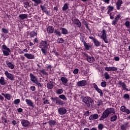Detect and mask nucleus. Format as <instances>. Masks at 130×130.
I'll list each match as a JSON object with an SVG mask.
<instances>
[{
  "label": "nucleus",
  "instance_id": "obj_2",
  "mask_svg": "<svg viewBox=\"0 0 130 130\" xmlns=\"http://www.w3.org/2000/svg\"><path fill=\"white\" fill-rule=\"evenodd\" d=\"M81 99L82 100V102L85 103V104L88 107L93 106V100L90 96H81Z\"/></svg>",
  "mask_w": 130,
  "mask_h": 130
},
{
  "label": "nucleus",
  "instance_id": "obj_58",
  "mask_svg": "<svg viewBox=\"0 0 130 130\" xmlns=\"http://www.w3.org/2000/svg\"><path fill=\"white\" fill-rule=\"evenodd\" d=\"M30 90H31L32 91H35L36 90L35 86L32 85L30 86Z\"/></svg>",
  "mask_w": 130,
  "mask_h": 130
},
{
  "label": "nucleus",
  "instance_id": "obj_35",
  "mask_svg": "<svg viewBox=\"0 0 130 130\" xmlns=\"http://www.w3.org/2000/svg\"><path fill=\"white\" fill-rule=\"evenodd\" d=\"M48 48H41V50H42V53L44 55H46L47 53Z\"/></svg>",
  "mask_w": 130,
  "mask_h": 130
},
{
  "label": "nucleus",
  "instance_id": "obj_25",
  "mask_svg": "<svg viewBox=\"0 0 130 130\" xmlns=\"http://www.w3.org/2000/svg\"><path fill=\"white\" fill-rule=\"evenodd\" d=\"M122 4H123V1L122 0H118L116 3V9L117 10H120V7Z\"/></svg>",
  "mask_w": 130,
  "mask_h": 130
},
{
  "label": "nucleus",
  "instance_id": "obj_10",
  "mask_svg": "<svg viewBox=\"0 0 130 130\" xmlns=\"http://www.w3.org/2000/svg\"><path fill=\"white\" fill-rule=\"evenodd\" d=\"M108 8V11H107V14H109L110 18L111 20L114 19V16H112V13H110L111 12L113 11L114 9V7L113 6H111L110 5L108 6L107 7Z\"/></svg>",
  "mask_w": 130,
  "mask_h": 130
},
{
  "label": "nucleus",
  "instance_id": "obj_41",
  "mask_svg": "<svg viewBox=\"0 0 130 130\" xmlns=\"http://www.w3.org/2000/svg\"><path fill=\"white\" fill-rule=\"evenodd\" d=\"M68 9H69L68 4L66 3V4H64V5H63V6L62 8V11H66Z\"/></svg>",
  "mask_w": 130,
  "mask_h": 130
},
{
  "label": "nucleus",
  "instance_id": "obj_18",
  "mask_svg": "<svg viewBox=\"0 0 130 130\" xmlns=\"http://www.w3.org/2000/svg\"><path fill=\"white\" fill-rule=\"evenodd\" d=\"M99 114H97V113H94V114H93L92 115H91L88 119L90 121H93V120H96L99 118Z\"/></svg>",
  "mask_w": 130,
  "mask_h": 130
},
{
  "label": "nucleus",
  "instance_id": "obj_64",
  "mask_svg": "<svg viewBox=\"0 0 130 130\" xmlns=\"http://www.w3.org/2000/svg\"><path fill=\"white\" fill-rule=\"evenodd\" d=\"M18 112L19 113H22L23 112V109L21 108H18Z\"/></svg>",
  "mask_w": 130,
  "mask_h": 130
},
{
  "label": "nucleus",
  "instance_id": "obj_51",
  "mask_svg": "<svg viewBox=\"0 0 130 130\" xmlns=\"http://www.w3.org/2000/svg\"><path fill=\"white\" fill-rule=\"evenodd\" d=\"M124 25H125V26L126 27H129V26H130V22L128 21H126L125 22Z\"/></svg>",
  "mask_w": 130,
  "mask_h": 130
},
{
  "label": "nucleus",
  "instance_id": "obj_53",
  "mask_svg": "<svg viewBox=\"0 0 130 130\" xmlns=\"http://www.w3.org/2000/svg\"><path fill=\"white\" fill-rule=\"evenodd\" d=\"M78 72H79V69H75L73 71V74L74 75H77L78 74Z\"/></svg>",
  "mask_w": 130,
  "mask_h": 130
},
{
  "label": "nucleus",
  "instance_id": "obj_32",
  "mask_svg": "<svg viewBox=\"0 0 130 130\" xmlns=\"http://www.w3.org/2000/svg\"><path fill=\"white\" fill-rule=\"evenodd\" d=\"M7 84L6 80L5 79V78L4 77H1L0 79V84L2 85H5Z\"/></svg>",
  "mask_w": 130,
  "mask_h": 130
},
{
  "label": "nucleus",
  "instance_id": "obj_52",
  "mask_svg": "<svg viewBox=\"0 0 130 130\" xmlns=\"http://www.w3.org/2000/svg\"><path fill=\"white\" fill-rule=\"evenodd\" d=\"M40 7H41V9L42 10V11L44 12L46 11V8L44 6L41 5Z\"/></svg>",
  "mask_w": 130,
  "mask_h": 130
},
{
  "label": "nucleus",
  "instance_id": "obj_6",
  "mask_svg": "<svg viewBox=\"0 0 130 130\" xmlns=\"http://www.w3.org/2000/svg\"><path fill=\"white\" fill-rule=\"evenodd\" d=\"M71 21H72L73 24L75 25L77 27L80 28L81 27L82 23L79 19L75 17H72L71 18Z\"/></svg>",
  "mask_w": 130,
  "mask_h": 130
},
{
  "label": "nucleus",
  "instance_id": "obj_45",
  "mask_svg": "<svg viewBox=\"0 0 130 130\" xmlns=\"http://www.w3.org/2000/svg\"><path fill=\"white\" fill-rule=\"evenodd\" d=\"M93 43L94 44V45L96 47H99L100 46V42L98 40H94Z\"/></svg>",
  "mask_w": 130,
  "mask_h": 130
},
{
  "label": "nucleus",
  "instance_id": "obj_7",
  "mask_svg": "<svg viewBox=\"0 0 130 130\" xmlns=\"http://www.w3.org/2000/svg\"><path fill=\"white\" fill-rule=\"evenodd\" d=\"M83 55L84 57L86 59V60L89 63H92L95 61V58L94 57L90 56L86 53H83Z\"/></svg>",
  "mask_w": 130,
  "mask_h": 130
},
{
  "label": "nucleus",
  "instance_id": "obj_48",
  "mask_svg": "<svg viewBox=\"0 0 130 130\" xmlns=\"http://www.w3.org/2000/svg\"><path fill=\"white\" fill-rule=\"evenodd\" d=\"M20 103V100L19 99H15L14 101V104L16 105H18Z\"/></svg>",
  "mask_w": 130,
  "mask_h": 130
},
{
  "label": "nucleus",
  "instance_id": "obj_22",
  "mask_svg": "<svg viewBox=\"0 0 130 130\" xmlns=\"http://www.w3.org/2000/svg\"><path fill=\"white\" fill-rule=\"evenodd\" d=\"M60 81L61 82V83L64 86H68V79L65 77H60Z\"/></svg>",
  "mask_w": 130,
  "mask_h": 130
},
{
  "label": "nucleus",
  "instance_id": "obj_59",
  "mask_svg": "<svg viewBox=\"0 0 130 130\" xmlns=\"http://www.w3.org/2000/svg\"><path fill=\"white\" fill-rule=\"evenodd\" d=\"M89 114H90L89 111H86L84 113V116H88L89 115Z\"/></svg>",
  "mask_w": 130,
  "mask_h": 130
},
{
  "label": "nucleus",
  "instance_id": "obj_37",
  "mask_svg": "<svg viewBox=\"0 0 130 130\" xmlns=\"http://www.w3.org/2000/svg\"><path fill=\"white\" fill-rule=\"evenodd\" d=\"M83 43V45L85 48V49L87 50H89V49H90V46L89 45H88L87 43H86V42L85 41V40H83L82 41Z\"/></svg>",
  "mask_w": 130,
  "mask_h": 130
},
{
  "label": "nucleus",
  "instance_id": "obj_28",
  "mask_svg": "<svg viewBox=\"0 0 130 130\" xmlns=\"http://www.w3.org/2000/svg\"><path fill=\"white\" fill-rule=\"evenodd\" d=\"M60 30H61V33L62 35H66L68 34V33H69L68 30L66 28L61 27L60 28Z\"/></svg>",
  "mask_w": 130,
  "mask_h": 130
},
{
  "label": "nucleus",
  "instance_id": "obj_50",
  "mask_svg": "<svg viewBox=\"0 0 130 130\" xmlns=\"http://www.w3.org/2000/svg\"><path fill=\"white\" fill-rule=\"evenodd\" d=\"M101 86L102 87H106L107 86V82L106 81H103L101 83Z\"/></svg>",
  "mask_w": 130,
  "mask_h": 130
},
{
  "label": "nucleus",
  "instance_id": "obj_38",
  "mask_svg": "<svg viewBox=\"0 0 130 130\" xmlns=\"http://www.w3.org/2000/svg\"><path fill=\"white\" fill-rule=\"evenodd\" d=\"M39 71L44 75H48V73L46 71V70L45 69L40 70H39Z\"/></svg>",
  "mask_w": 130,
  "mask_h": 130
},
{
  "label": "nucleus",
  "instance_id": "obj_12",
  "mask_svg": "<svg viewBox=\"0 0 130 130\" xmlns=\"http://www.w3.org/2000/svg\"><path fill=\"white\" fill-rule=\"evenodd\" d=\"M48 123H49V125H50V126L51 127H53L55 126H58L59 124L58 122L54 119L49 120V121H48Z\"/></svg>",
  "mask_w": 130,
  "mask_h": 130
},
{
  "label": "nucleus",
  "instance_id": "obj_62",
  "mask_svg": "<svg viewBox=\"0 0 130 130\" xmlns=\"http://www.w3.org/2000/svg\"><path fill=\"white\" fill-rule=\"evenodd\" d=\"M110 1V0H103V2H104L106 4H109Z\"/></svg>",
  "mask_w": 130,
  "mask_h": 130
},
{
  "label": "nucleus",
  "instance_id": "obj_9",
  "mask_svg": "<svg viewBox=\"0 0 130 130\" xmlns=\"http://www.w3.org/2000/svg\"><path fill=\"white\" fill-rule=\"evenodd\" d=\"M3 49V52L5 56H8L9 55V53L11 52V50L9 48H8L6 45H3L2 46Z\"/></svg>",
  "mask_w": 130,
  "mask_h": 130
},
{
  "label": "nucleus",
  "instance_id": "obj_34",
  "mask_svg": "<svg viewBox=\"0 0 130 130\" xmlns=\"http://www.w3.org/2000/svg\"><path fill=\"white\" fill-rule=\"evenodd\" d=\"M47 87L48 89H52L54 87L53 82L52 81L48 82Z\"/></svg>",
  "mask_w": 130,
  "mask_h": 130
},
{
  "label": "nucleus",
  "instance_id": "obj_54",
  "mask_svg": "<svg viewBox=\"0 0 130 130\" xmlns=\"http://www.w3.org/2000/svg\"><path fill=\"white\" fill-rule=\"evenodd\" d=\"M3 32L5 34H8L9 33V31L6 28H2Z\"/></svg>",
  "mask_w": 130,
  "mask_h": 130
},
{
  "label": "nucleus",
  "instance_id": "obj_14",
  "mask_svg": "<svg viewBox=\"0 0 130 130\" xmlns=\"http://www.w3.org/2000/svg\"><path fill=\"white\" fill-rule=\"evenodd\" d=\"M48 44L47 42V41H42L40 43V48H48Z\"/></svg>",
  "mask_w": 130,
  "mask_h": 130
},
{
  "label": "nucleus",
  "instance_id": "obj_61",
  "mask_svg": "<svg viewBox=\"0 0 130 130\" xmlns=\"http://www.w3.org/2000/svg\"><path fill=\"white\" fill-rule=\"evenodd\" d=\"M12 124L15 126L16 124H17V122H16V121L14 119H13L12 121Z\"/></svg>",
  "mask_w": 130,
  "mask_h": 130
},
{
  "label": "nucleus",
  "instance_id": "obj_49",
  "mask_svg": "<svg viewBox=\"0 0 130 130\" xmlns=\"http://www.w3.org/2000/svg\"><path fill=\"white\" fill-rule=\"evenodd\" d=\"M54 33L56 35H57L59 37H61V34L60 32V31L55 29V31H54Z\"/></svg>",
  "mask_w": 130,
  "mask_h": 130
},
{
  "label": "nucleus",
  "instance_id": "obj_36",
  "mask_svg": "<svg viewBox=\"0 0 130 130\" xmlns=\"http://www.w3.org/2000/svg\"><path fill=\"white\" fill-rule=\"evenodd\" d=\"M117 119V116L116 114L113 115L110 118V120L112 122L115 121Z\"/></svg>",
  "mask_w": 130,
  "mask_h": 130
},
{
  "label": "nucleus",
  "instance_id": "obj_23",
  "mask_svg": "<svg viewBox=\"0 0 130 130\" xmlns=\"http://www.w3.org/2000/svg\"><path fill=\"white\" fill-rule=\"evenodd\" d=\"M25 103H26V105H27V106H28L29 107H32V108L35 107L34 103H32V100H31L30 99H25Z\"/></svg>",
  "mask_w": 130,
  "mask_h": 130
},
{
  "label": "nucleus",
  "instance_id": "obj_60",
  "mask_svg": "<svg viewBox=\"0 0 130 130\" xmlns=\"http://www.w3.org/2000/svg\"><path fill=\"white\" fill-rule=\"evenodd\" d=\"M83 130H98L95 127H92L91 129H89L88 128H84Z\"/></svg>",
  "mask_w": 130,
  "mask_h": 130
},
{
  "label": "nucleus",
  "instance_id": "obj_63",
  "mask_svg": "<svg viewBox=\"0 0 130 130\" xmlns=\"http://www.w3.org/2000/svg\"><path fill=\"white\" fill-rule=\"evenodd\" d=\"M44 104H50L49 100H45V101H44Z\"/></svg>",
  "mask_w": 130,
  "mask_h": 130
},
{
  "label": "nucleus",
  "instance_id": "obj_43",
  "mask_svg": "<svg viewBox=\"0 0 130 130\" xmlns=\"http://www.w3.org/2000/svg\"><path fill=\"white\" fill-rule=\"evenodd\" d=\"M59 98L63 101H67V98L64 94H60L59 95Z\"/></svg>",
  "mask_w": 130,
  "mask_h": 130
},
{
  "label": "nucleus",
  "instance_id": "obj_27",
  "mask_svg": "<svg viewBox=\"0 0 130 130\" xmlns=\"http://www.w3.org/2000/svg\"><path fill=\"white\" fill-rule=\"evenodd\" d=\"M31 2L35 3V4L34 5L35 7H38V5L41 4L42 3V0H31Z\"/></svg>",
  "mask_w": 130,
  "mask_h": 130
},
{
  "label": "nucleus",
  "instance_id": "obj_3",
  "mask_svg": "<svg viewBox=\"0 0 130 130\" xmlns=\"http://www.w3.org/2000/svg\"><path fill=\"white\" fill-rule=\"evenodd\" d=\"M29 78H30V81L32 82V83L37 84L40 87H42V84L39 82L38 78L32 73L29 74Z\"/></svg>",
  "mask_w": 130,
  "mask_h": 130
},
{
  "label": "nucleus",
  "instance_id": "obj_39",
  "mask_svg": "<svg viewBox=\"0 0 130 130\" xmlns=\"http://www.w3.org/2000/svg\"><path fill=\"white\" fill-rule=\"evenodd\" d=\"M56 42L58 44H62L64 43L65 40L63 38H58Z\"/></svg>",
  "mask_w": 130,
  "mask_h": 130
},
{
  "label": "nucleus",
  "instance_id": "obj_40",
  "mask_svg": "<svg viewBox=\"0 0 130 130\" xmlns=\"http://www.w3.org/2000/svg\"><path fill=\"white\" fill-rule=\"evenodd\" d=\"M104 77L106 80H109L110 78V75L107 72L104 73Z\"/></svg>",
  "mask_w": 130,
  "mask_h": 130
},
{
  "label": "nucleus",
  "instance_id": "obj_46",
  "mask_svg": "<svg viewBox=\"0 0 130 130\" xmlns=\"http://www.w3.org/2000/svg\"><path fill=\"white\" fill-rule=\"evenodd\" d=\"M123 98L125 100H129L130 98V95L128 93H125L123 95Z\"/></svg>",
  "mask_w": 130,
  "mask_h": 130
},
{
  "label": "nucleus",
  "instance_id": "obj_1",
  "mask_svg": "<svg viewBox=\"0 0 130 130\" xmlns=\"http://www.w3.org/2000/svg\"><path fill=\"white\" fill-rule=\"evenodd\" d=\"M111 114H115V110L113 108H107L102 113L101 118H100V121L104 120L109 117Z\"/></svg>",
  "mask_w": 130,
  "mask_h": 130
},
{
  "label": "nucleus",
  "instance_id": "obj_8",
  "mask_svg": "<svg viewBox=\"0 0 130 130\" xmlns=\"http://www.w3.org/2000/svg\"><path fill=\"white\" fill-rule=\"evenodd\" d=\"M121 20V13H119L116 15L114 18V20L112 21V24L115 26L117 24L119 20Z\"/></svg>",
  "mask_w": 130,
  "mask_h": 130
},
{
  "label": "nucleus",
  "instance_id": "obj_44",
  "mask_svg": "<svg viewBox=\"0 0 130 130\" xmlns=\"http://www.w3.org/2000/svg\"><path fill=\"white\" fill-rule=\"evenodd\" d=\"M30 36L31 38H34L37 36V33H36L35 31H31L30 34Z\"/></svg>",
  "mask_w": 130,
  "mask_h": 130
},
{
  "label": "nucleus",
  "instance_id": "obj_15",
  "mask_svg": "<svg viewBox=\"0 0 130 130\" xmlns=\"http://www.w3.org/2000/svg\"><path fill=\"white\" fill-rule=\"evenodd\" d=\"M118 84L124 90L128 91L129 90L127 88V85L125 84L124 82H122L121 81H118Z\"/></svg>",
  "mask_w": 130,
  "mask_h": 130
},
{
  "label": "nucleus",
  "instance_id": "obj_31",
  "mask_svg": "<svg viewBox=\"0 0 130 130\" xmlns=\"http://www.w3.org/2000/svg\"><path fill=\"white\" fill-rule=\"evenodd\" d=\"M19 18L20 20H23L25 19H27L28 18V15L26 14H20L19 15Z\"/></svg>",
  "mask_w": 130,
  "mask_h": 130
},
{
  "label": "nucleus",
  "instance_id": "obj_42",
  "mask_svg": "<svg viewBox=\"0 0 130 130\" xmlns=\"http://www.w3.org/2000/svg\"><path fill=\"white\" fill-rule=\"evenodd\" d=\"M99 130H102L105 128V125L102 123H99L98 126Z\"/></svg>",
  "mask_w": 130,
  "mask_h": 130
},
{
  "label": "nucleus",
  "instance_id": "obj_11",
  "mask_svg": "<svg viewBox=\"0 0 130 130\" xmlns=\"http://www.w3.org/2000/svg\"><path fill=\"white\" fill-rule=\"evenodd\" d=\"M67 113V109L64 107H61L58 108V113L60 115H64Z\"/></svg>",
  "mask_w": 130,
  "mask_h": 130
},
{
  "label": "nucleus",
  "instance_id": "obj_21",
  "mask_svg": "<svg viewBox=\"0 0 130 130\" xmlns=\"http://www.w3.org/2000/svg\"><path fill=\"white\" fill-rule=\"evenodd\" d=\"M20 121H21V125L24 127H27L30 124L29 121L26 119H21Z\"/></svg>",
  "mask_w": 130,
  "mask_h": 130
},
{
  "label": "nucleus",
  "instance_id": "obj_55",
  "mask_svg": "<svg viewBox=\"0 0 130 130\" xmlns=\"http://www.w3.org/2000/svg\"><path fill=\"white\" fill-rule=\"evenodd\" d=\"M1 119H2L3 121H4V122L5 123H7V118L5 117V116L4 115H3Z\"/></svg>",
  "mask_w": 130,
  "mask_h": 130
},
{
  "label": "nucleus",
  "instance_id": "obj_33",
  "mask_svg": "<svg viewBox=\"0 0 130 130\" xmlns=\"http://www.w3.org/2000/svg\"><path fill=\"white\" fill-rule=\"evenodd\" d=\"M2 95L4 96L5 98L8 101L11 100V95L10 93L5 94L4 93H2Z\"/></svg>",
  "mask_w": 130,
  "mask_h": 130
},
{
  "label": "nucleus",
  "instance_id": "obj_29",
  "mask_svg": "<svg viewBox=\"0 0 130 130\" xmlns=\"http://www.w3.org/2000/svg\"><path fill=\"white\" fill-rule=\"evenodd\" d=\"M128 125V122H125L124 124L121 125V129L126 130Z\"/></svg>",
  "mask_w": 130,
  "mask_h": 130
},
{
  "label": "nucleus",
  "instance_id": "obj_13",
  "mask_svg": "<svg viewBox=\"0 0 130 130\" xmlns=\"http://www.w3.org/2000/svg\"><path fill=\"white\" fill-rule=\"evenodd\" d=\"M92 85L93 86V88L97 91V92L100 94V96H103V91L99 88L98 86L95 83H93Z\"/></svg>",
  "mask_w": 130,
  "mask_h": 130
},
{
  "label": "nucleus",
  "instance_id": "obj_57",
  "mask_svg": "<svg viewBox=\"0 0 130 130\" xmlns=\"http://www.w3.org/2000/svg\"><path fill=\"white\" fill-rule=\"evenodd\" d=\"M29 7V3L28 2H26L24 3V8H25V9H27Z\"/></svg>",
  "mask_w": 130,
  "mask_h": 130
},
{
  "label": "nucleus",
  "instance_id": "obj_47",
  "mask_svg": "<svg viewBox=\"0 0 130 130\" xmlns=\"http://www.w3.org/2000/svg\"><path fill=\"white\" fill-rule=\"evenodd\" d=\"M63 93V90L62 89H58L56 90V93L57 94H61Z\"/></svg>",
  "mask_w": 130,
  "mask_h": 130
},
{
  "label": "nucleus",
  "instance_id": "obj_16",
  "mask_svg": "<svg viewBox=\"0 0 130 130\" xmlns=\"http://www.w3.org/2000/svg\"><path fill=\"white\" fill-rule=\"evenodd\" d=\"M5 75L6 76L7 78L10 79V80H14V75L13 74L9 73L8 71H6L5 72Z\"/></svg>",
  "mask_w": 130,
  "mask_h": 130
},
{
  "label": "nucleus",
  "instance_id": "obj_56",
  "mask_svg": "<svg viewBox=\"0 0 130 130\" xmlns=\"http://www.w3.org/2000/svg\"><path fill=\"white\" fill-rule=\"evenodd\" d=\"M84 25L85 26V27H86L87 29H89L88 24V23H87L86 21H84Z\"/></svg>",
  "mask_w": 130,
  "mask_h": 130
},
{
  "label": "nucleus",
  "instance_id": "obj_20",
  "mask_svg": "<svg viewBox=\"0 0 130 130\" xmlns=\"http://www.w3.org/2000/svg\"><path fill=\"white\" fill-rule=\"evenodd\" d=\"M104 69L107 72H113L117 71V68L114 67H106L104 68Z\"/></svg>",
  "mask_w": 130,
  "mask_h": 130
},
{
  "label": "nucleus",
  "instance_id": "obj_4",
  "mask_svg": "<svg viewBox=\"0 0 130 130\" xmlns=\"http://www.w3.org/2000/svg\"><path fill=\"white\" fill-rule=\"evenodd\" d=\"M51 100H52L53 103H55L56 105H60L62 106L66 104L63 101L61 100L58 97L51 98Z\"/></svg>",
  "mask_w": 130,
  "mask_h": 130
},
{
  "label": "nucleus",
  "instance_id": "obj_24",
  "mask_svg": "<svg viewBox=\"0 0 130 130\" xmlns=\"http://www.w3.org/2000/svg\"><path fill=\"white\" fill-rule=\"evenodd\" d=\"M24 57L28 59H35V56L31 53H25L24 55Z\"/></svg>",
  "mask_w": 130,
  "mask_h": 130
},
{
  "label": "nucleus",
  "instance_id": "obj_17",
  "mask_svg": "<svg viewBox=\"0 0 130 130\" xmlns=\"http://www.w3.org/2000/svg\"><path fill=\"white\" fill-rule=\"evenodd\" d=\"M120 110L122 112H125L126 114L129 115L130 114V110L127 109L126 107L124 106H121L120 108Z\"/></svg>",
  "mask_w": 130,
  "mask_h": 130
},
{
  "label": "nucleus",
  "instance_id": "obj_19",
  "mask_svg": "<svg viewBox=\"0 0 130 130\" xmlns=\"http://www.w3.org/2000/svg\"><path fill=\"white\" fill-rule=\"evenodd\" d=\"M87 85V81L86 80H81L77 82V85L78 87H84Z\"/></svg>",
  "mask_w": 130,
  "mask_h": 130
},
{
  "label": "nucleus",
  "instance_id": "obj_5",
  "mask_svg": "<svg viewBox=\"0 0 130 130\" xmlns=\"http://www.w3.org/2000/svg\"><path fill=\"white\" fill-rule=\"evenodd\" d=\"M101 38L104 41L106 44L108 43L107 37V32L105 29H103L101 33Z\"/></svg>",
  "mask_w": 130,
  "mask_h": 130
},
{
  "label": "nucleus",
  "instance_id": "obj_30",
  "mask_svg": "<svg viewBox=\"0 0 130 130\" xmlns=\"http://www.w3.org/2000/svg\"><path fill=\"white\" fill-rule=\"evenodd\" d=\"M54 30V28L52 26H49V27L47 28V31H48V33L49 34H53Z\"/></svg>",
  "mask_w": 130,
  "mask_h": 130
},
{
  "label": "nucleus",
  "instance_id": "obj_26",
  "mask_svg": "<svg viewBox=\"0 0 130 130\" xmlns=\"http://www.w3.org/2000/svg\"><path fill=\"white\" fill-rule=\"evenodd\" d=\"M6 64L8 68L11 70H13L15 68V65L13 64L12 62H9V60H7Z\"/></svg>",
  "mask_w": 130,
  "mask_h": 130
}]
</instances>
